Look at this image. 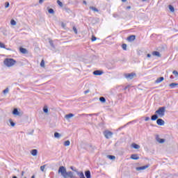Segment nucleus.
Wrapping results in <instances>:
<instances>
[{
	"label": "nucleus",
	"instance_id": "45",
	"mask_svg": "<svg viewBox=\"0 0 178 178\" xmlns=\"http://www.w3.org/2000/svg\"><path fill=\"white\" fill-rule=\"evenodd\" d=\"M73 31L75 34H77V28H76V26H73Z\"/></svg>",
	"mask_w": 178,
	"mask_h": 178
},
{
	"label": "nucleus",
	"instance_id": "53",
	"mask_svg": "<svg viewBox=\"0 0 178 178\" xmlns=\"http://www.w3.org/2000/svg\"><path fill=\"white\" fill-rule=\"evenodd\" d=\"M44 2V0H39V3H42Z\"/></svg>",
	"mask_w": 178,
	"mask_h": 178
},
{
	"label": "nucleus",
	"instance_id": "63",
	"mask_svg": "<svg viewBox=\"0 0 178 178\" xmlns=\"http://www.w3.org/2000/svg\"><path fill=\"white\" fill-rule=\"evenodd\" d=\"M24 178H27L26 177H24Z\"/></svg>",
	"mask_w": 178,
	"mask_h": 178
},
{
	"label": "nucleus",
	"instance_id": "57",
	"mask_svg": "<svg viewBox=\"0 0 178 178\" xmlns=\"http://www.w3.org/2000/svg\"><path fill=\"white\" fill-rule=\"evenodd\" d=\"M7 51H11L10 48H6Z\"/></svg>",
	"mask_w": 178,
	"mask_h": 178
},
{
	"label": "nucleus",
	"instance_id": "36",
	"mask_svg": "<svg viewBox=\"0 0 178 178\" xmlns=\"http://www.w3.org/2000/svg\"><path fill=\"white\" fill-rule=\"evenodd\" d=\"M10 24L11 26H16V21H15V19H11Z\"/></svg>",
	"mask_w": 178,
	"mask_h": 178
},
{
	"label": "nucleus",
	"instance_id": "37",
	"mask_svg": "<svg viewBox=\"0 0 178 178\" xmlns=\"http://www.w3.org/2000/svg\"><path fill=\"white\" fill-rule=\"evenodd\" d=\"M10 126H12V127H15V126H16V123L12 121V120H10Z\"/></svg>",
	"mask_w": 178,
	"mask_h": 178
},
{
	"label": "nucleus",
	"instance_id": "7",
	"mask_svg": "<svg viewBox=\"0 0 178 178\" xmlns=\"http://www.w3.org/2000/svg\"><path fill=\"white\" fill-rule=\"evenodd\" d=\"M156 124L158 126H163L165 124V121L162 118H159L156 120Z\"/></svg>",
	"mask_w": 178,
	"mask_h": 178
},
{
	"label": "nucleus",
	"instance_id": "60",
	"mask_svg": "<svg viewBox=\"0 0 178 178\" xmlns=\"http://www.w3.org/2000/svg\"><path fill=\"white\" fill-rule=\"evenodd\" d=\"M145 1H147V0H142V2H145Z\"/></svg>",
	"mask_w": 178,
	"mask_h": 178
},
{
	"label": "nucleus",
	"instance_id": "15",
	"mask_svg": "<svg viewBox=\"0 0 178 178\" xmlns=\"http://www.w3.org/2000/svg\"><path fill=\"white\" fill-rule=\"evenodd\" d=\"M136 40V35H132L127 38V40L129 41V42H132V41H134Z\"/></svg>",
	"mask_w": 178,
	"mask_h": 178
},
{
	"label": "nucleus",
	"instance_id": "55",
	"mask_svg": "<svg viewBox=\"0 0 178 178\" xmlns=\"http://www.w3.org/2000/svg\"><path fill=\"white\" fill-rule=\"evenodd\" d=\"M21 175H22V176H24V171H22V172Z\"/></svg>",
	"mask_w": 178,
	"mask_h": 178
},
{
	"label": "nucleus",
	"instance_id": "3",
	"mask_svg": "<svg viewBox=\"0 0 178 178\" xmlns=\"http://www.w3.org/2000/svg\"><path fill=\"white\" fill-rule=\"evenodd\" d=\"M166 111V107L162 106L159 107L158 110L155 111L156 115H159V118H163L165 116V112Z\"/></svg>",
	"mask_w": 178,
	"mask_h": 178
},
{
	"label": "nucleus",
	"instance_id": "11",
	"mask_svg": "<svg viewBox=\"0 0 178 178\" xmlns=\"http://www.w3.org/2000/svg\"><path fill=\"white\" fill-rule=\"evenodd\" d=\"M94 76H101L102 74H104V72L101 70H95L93 72Z\"/></svg>",
	"mask_w": 178,
	"mask_h": 178
},
{
	"label": "nucleus",
	"instance_id": "20",
	"mask_svg": "<svg viewBox=\"0 0 178 178\" xmlns=\"http://www.w3.org/2000/svg\"><path fill=\"white\" fill-rule=\"evenodd\" d=\"M19 51L21 54H28L27 49L23 47H20Z\"/></svg>",
	"mask_w": 178,
	"mask_h": 178
},
{
	"label": "nucleus",
	"instance_id": "29",
	"mask_svg": "<svg viewBox=\"0 0 178 178\" xmlns=\"http://www.w3.org/2000/svg\"><path fill=\"white\" fill-rule=\"evenodd\" d=\"M168 8H169L170 12H172V13H173V12H175V7H173V6L169 5Z\"/></svg>",
	"mask_w": 178,
	"mask_h": 178
},
{
	"label": "nucleus",
	"instance_id": "26",
	"mask_svg": "<svg viewBox=\"0 0 178 178\" xmlns=\"http://www.w3.org/2000/svg\"><path fill=\"white\" fill-rule=\"evenodd\" d=\"M49 42L51 47L54 48V49H55V44H54V41L52 40H49Z\"/></svg>",
	"mask_w": 178,
	"mask_h": 178
},
{
	"label": "nucleus",
	"instance_id": "49",
	"mask_svg": "<svg viewBox=\"0 0 178 178\" xmlns=\"http://www.w3.org/2000/svg\"><path fill=\"white\" fill-rule=\"evenodd\" d=\"M148 120H149V117H146V118H145V122H148Z\"/></svg>",
	"mask_w": 178,
	"mask_h": 178
},
{
	"label": "nucleus",
	"instance_id": "32",
	"mask_svg": "<svg viewBox=\"0 0 178 178\" xmlns=\"http://www.w3.org/2000/svg\"><path fill=\"white\" fill-rule=\"evenodd\" d=\"M43 112H44V113H48V106H44L43 107Z\"/></svg>",
	"mask_w": 178,
	"mask_h": 178
},
{
	"label": "nucleus",
	"instance_id": "46",
	"mask_svg": "<svg viewBox=\"0 0 178 178\" xmlns=\"http://www.w3.org/2000/svg\"><path fill=\"white\" fill-rule=\"evenodd\" d=\"M10 5L9 2H6L5 8H9Z\"/></svg>",
	"mask_w": 178,
	"mask_h": 178
},
{
	"label": "nucleus",
	"instance_id": "41",
	"mask_svg": "<svg viewBox=\"0 0 178 178\" xmlns=\"http://www.w3.org/2000/svg\"><path fill=\"white\" fill-rule=\"evenodd\" d=\"M9 92V88H6L4 90H3V94H8Z\"/></svg>",
	"mask_w": 178,
	"mask_h": 178
},
{
	"label": "nucleus",
	"instance_id": "17",
	"mask_svg": "<svg viewBox=\"0 0 178 178\" xmlns=\"http://www.w3.org/2000/svg\"><path fill=\"white\" fill-rule=\"evenodd\" d=\"M13 115H15V116H19V115H20V112H19L17 108H14L13 111Z\"/></svg>",
	"mask_w": 178,
	"mask_h": 178
},
{
	"label": "nucleus",
	"instance_id": "4",
	"mask_svg": "<svg viewBox=\"0 0 178 178\" xmlns=\"http://www.w3.org/2000/svg\"><path fill=\"white\" fill-rule=\"evenodd\" d=\"M124 13V11H120L118 13H115L113 14V16L115 19H123Z\"/></svg>",
	"mask_w": 178,
	"mask_h": 178
},
{
	"label": "nucleus",
	"instance_id": "25",
	"mask_svg": "<svg viewBox=\"0 0 178 178\" xmlns=\"http://www.w3.org/2000/svg\"><path fill=\"white\" fill-rule=\"evenodd\" d=\"M61 136H62V135H60V134H59L58 132H55L54 133L55 138H60Z\"/></svg>",
	"mask_w": 178,
	"mask_h": 178
},
{
	"label": "nucleus",
	"instance_id": "44",
	"mask_svg": "<svg viewBox=\"0 0 178 178\" xmlns=\"http://www.w3.org/2000/svg\"><path fill=\"white\" fill-rule=\"evenodd\" d=\"M44 170H45V165L40 166V170L42 172H44Z\"/></svg>",
	"mask_w": 178,
	"mask_h": 178
},
{
	"label": "nucleus",
	"instance_id": "56",
	"mask_svg": "<svg viewBox=\"0 0 178 178\" xmlns=\"http://www.w3.org/2000/svg\"><path fill=\"white\" fill-rule=\"evenodd\" d=\"M83 3H85V5H87V1H83Z\"/></svg>",
	"mask_w": 178,
	"mask_h": 178
},
{
	"label": "nucleus",
	"instance_id": "47",
	"mask_svg": "<svg viewBox=\"0 0 178 178\" xmlns=\"http://www.w3.org/2000/svg\"><path fill=\"white\" fill-rule=\"evenodd\" d=\"M71 170H73V172H76V170H77V169H74V168L73 166L70 167Z\"/></svg>",
	"mask_w": 178,
	"mask_h": 178
},
{
	"label": "nucleus",
	"instance_id": "21",
	"mask_svg": "<svg viewBox=\"0 0 178 178\" xmlns=\"http://www.w3.org/2000/svg\"><path fill=\"white\" fill-rule=\"evenodd\" d=\"M177 86H178V83H172L169 84V87H170V88H176Z\"/></svg>",
	"mask_w": 178,
	"mask_h": 178
},
{
	"label": "nucleus",
	"instance_id": "30",
	"mask_svg": "<svg viewBox=\"0 0 178 178\" xmlns=\"http://www.w3.org/2000/svg\"><path fill=\"white\" fill-rule=\"evenodd\" d=\"M90 9H91V10H93V12H99L98 8H97L94 6H90Z\"/></svg>",
	"mask_w": 178,
	"mask_h": 178
},
{
	"label": "nucleus",
	"instance_id": "59",
	"mask_svg": "<svg viewBox=\"0 0 178 178\" xmlns=\"http://www.w3.org/2000/svg\"><path fill=\"white\" fill-rule=\"evenodd\" d=\"M31 178H35V176L33 175V176L31 177Z\"/></svg>",
	"mask_w": 178,
	"mask_h": 178
},
{
	"label": "nucleus",
	"instance_id": "58",
	"mask_svg": "<svg viewBox=\"0 0 178 178\" xmlns=\"http://www.w3.org/2000/svg\"><path fill=\"white\" fill-rule=\"evenodd\" d=\"M127 0H122V2H126Z\"/></svg>",
	"mask_w": 178,
	"mask_h": 178
},
{
	"label": "nucleus",
	"instance_id": "22",
	"mask_svg": "<svg viewBox=\"0 0 178 178\" xmlns=\"http://www.w3.org/2000/svg\"><path fill=\"white\" fill-rule=\"evenodd\" d=\"M106 67L107 69H108V70H112V69H114L115 68V66L111 65V64H107L106 65Z\"/></svg>",
	"mask_w": 178,
	"mask_h": 178
},
{
	"label": "nucleus",
	"instance_id": "13",
	"mask_svg": "<svg viewBox=\"0 0 178 178\" xmlns=\"http://www.w3.org/2000/svg\"><path fill=\"white\" fill-rule=\"evenodd\" d=\"M76 172V175L79 177V178H86L84 176V172H79V170H75Z\"/></svg>",
	"mask_w": 178,
	"mask_h": 178
},
{
	"label": "nucleus",
	"instance_id": "2",
	"mask_svg": "<svg viewBox=\"0 0 178 178\" xmlns=\"http://www.w3.org/2000/svg\"><path fill=\"white\" fill-rule=\"evenodd\" d=\"M3 63L7 67H12L16 63V60L13 58H6Z\"/></svg>",
	"mask_w": 178,
	"mask_h": 178
},
{
	"label": "nucleus",
	"instance_id": "12",
	"mask_svg": "<svg viewBox=\"0 0 178 178\" xmlns=\"http://www.w3.org/2000/svg\"><path fill=\"white\" fill-rule=\"evenodd\" d=\"M165 80V78L163 76H161L159 78H157V79L155 81L156 84H159V83H162Z\"/></svg>",
	"mask_w": 178,
	"mask_h": 178
},
{
	"label": "nucleus",
	"instance_id": "35",
	"mask_svg": "<svg viewBox=\"0 0 178 178\" xmlns=\"http://www.w3.org/2000/svg\"><path fill=\"white\" fill-rule=\"evenodd\" d=\"M122 49H124V51H127V44H122Z\"/></svg>",
	"mask_w": 178,
	"mask_h": 178
},
{
	"label": "nucleus",
	"instance_id": "23",
	"mask_svg": "<svg viewBox=\"0 0 178 178\" xmlns=\"http://www.w3.org/2000/svg\"><path fill=\"white\" fill-rule=\"evenodd\" d=\"M132 147L134 149H140V145L136 143H132Z\"/></svg>",
	"mask_w": 178,
	"mask_h": 178
},
{
	"label": "nucleus",
	"instance_id": "50",
	"mask_svg": "<svg viewBox=\"0 0 178 178\" xmlns=\"http://www.w3.org/2000/svg\"><path fill=\"white\" fill-rule=\"evenodd\" d=\"M90 148H92L94 149L95 148V146H92V145H89Z\"/></svg>",
	"mask_w": 178,
	"mask_h": 178
},
{
	"label": "nucleus",
	"instance_id": "14",
	"mask_svg": "<svg viewBox=\"0 0 178 178\" xmlns=\"http://www.w3.org/2000/svg\"><path fill=\"white\" fill-rule=\"evenodd\" d=\"M152 55H153V56H158V58H161L162 56L161 53H159V51H153L152 53Z\"/></svg>",
	"mask_w": 178,
	"mask_h": 178
},
{
	"label": "nucleus",
	"instance_id": "40",
	"mask_svg": "<svg viewBox=\"0 0 178 178\" xmlns=\"http://www.w3.org/2000/svg\"><path fill=\"white\" fill-rule=\"evenodd\" d=\"M172 74H174L175 77H178V72L177 70H174Z\"/></svg>",
	"mask_w": 178,
	"mask_h": 178
},
{
	"label": "nucleus",
	"instance_id": "42",
	"mask_svg": "<svg viewBox=\"0 0 178 178\" xmlns=\"http://www.w3.org/2000/svg\"><path fill=\"white\" fill-rule=\"evenodd\" d=\"M91 41L92 42L97 41V37H95V35H92L91 38Z\"/></svg>",
	"mask_w": 178,
	"mask_h": 178
},
{
	"label": "nucleus",
	"instance_id": "28",
	"mask_svg": "<svg viewBox=\"0 0 178 178\" xmlns=\"http://www.w3.org/2000/svg\"><path fill=\"white\" fill-rule=\"evenodd\" d=\"M107 158H108V159H111V161H113V159H116V156L113 155H108Z\"/></svg>",
	"mask_w": 178,
	"mask_h": 178
},
{
	"label": "nucleus",
	"instance_id": "1",
	"mask_svg": "<svg viewBox=\"0 0 178 178\" xmlns=\"http://www.w3.org/2000/svg\"><path fill=\"white\" fill-rule=\"evenodd\" d=\"M58 172V175H60L63 178H79L74 175L73 172H67L66 170V167L63 165L59 167Z\"/></svg>",
	"mask_w": 178,
	"mask_h": 178
},
{
	"label": "nucleus",
	"instance_id": "52",
	"mask_svg": "<svg viewBox=\"0 0 178 178\" xmlns=\"http://www.w3.org/2000/svg\"><path fill=\"white\" fill-rule=\"evenodd\" d=\"M126 9H131V6H127Z\"/></svg>",
	"mask_w": 178,
	"mask_h": 178
},
{
	"label": "nucleus",
	"instance_id": "16",
	"mask_svg": "<svg viewBox=\"0 0 178 178\" xmlns=\"http://www.w3.org/2000/svg\"><path fill=\"white\" fill-rule=\"evenodd\" d=\"M31 155H33V156H37V154H38V150H37V149H33L31 151Z\"/></svg>",
	"mask_w": 178,
	"mask_h": 178
},
{
	"label": "nucleus",
	"instance_id": "48",
	"mask_svg": "<svg viewBox=\"0 0 178 178\" xmlns=\"http://www.w3.org/2000/svg\"><path fill=\"white\" fill-rule=\"evenodd\" d=\"M88 92H90V90H86L84 91V94H88Z\"/></svg>",
	"mask_w": 178,
	"mask_h": 178
},
{
	"label": "nucleus",
	"instance_id": "24",
	"mask_svg": "<svg viewBox=\"0 0 178 178\" xmlns=\"http://www.w3.org/2000/svg\"><path fill=\"white\" fill-rule=\"evenodd\" d=\"M99 101L102 104H105V102H106V99H105V97H99Z\"/></svg>",
	"mask_w": 178,
	"mask_h": 178
},
{
	"label": "nucleus",
	"instance_id": "5",
	"mask_svg": "<svg viewBox=\"0 0 178 178\" xmlns=\"http://www.w3.org/2000/svg\"><path fill=\"white\" fill-rule=\"evenodd\" d=\"M124 76L127 80H133L134 79V76H136V73H127L124 74Z\"/></svg>",
	"mask_w": 178,
	"mask_h": 178
},
{
	"label": "nucleus",
	"instance_id": "9",
	"mask_svg": "<svg viewBox=\"0 0 178 178\" xmlns=\"http://www.w3.org/2000/svg\"><path fill=\"white\" fill-rule=\"evenodd\" d=\"M156 140L158 143H159L160 144H163V143H165V139L164 138H159V135H156Z\"/></svg>",
	"mask_w": 178,
	"mask_h": 178
},
{
	"label": "nucleus",
	"instance_id": "19",
	"mask_svg": "<svg viewBox=\"0 0 178 178\" xmlns=\"http://www.w3.org/2000/svg\"><path fill=\"white\" fill-rule=\"evenodd\" d=\"M85 176L86 178H91V172L90 170L85 171Z\"/></svg>",
	"mask_w": 178,
	"mask_h": 178
},
{
	"label": "nucleus",
	"instance_id": "54",
	"mask_svg": "<svg viewBox=\"0 0 178 178\" xmlns=\"http://www.w3.org/2000/svg\"><path fill=\"white\" fill-rule=\"evenodd\" d=\"M170 79H175V76H173V75H170Z\"/></svg>",
	"mask_w": 178,
	"mask_h": 178
},
{
	"label": "nucleus",
	"instance_id": "38",
	"mask_svg": "<svg viewBox=\"0 0 178 178\" xmlns=\"http://www.w3.org/2000/svg\"><path fill=\"white\" fill-rule=\"evenodd\" d=\"M65 10L67 13H72V10L69 8H65Z\"/></svg>",
	"mask_w": 178,
	"mask_h": 178
},
{
	"label": "nucleus",
	"instance_id": "51",
	"mask_svg": "<svg viewBox=\"0 0 178 178\" xmlns=\"http://www.w3.org/2000/svg\"><path fill=\"white\" fill-rule=\"evenodd\" d=\"M147 58H151V54H147Z\"/></svg>",
	"mask_w": 178,
	"mask_h": 178
},
{
	"label": "nucleus",
	"instance_id": "62",
	"mask_svg": "<svg viewBox=\"0 0 178 178\" xmlns=\"http://www.w3.org/2000/svg\"><path fill=\"white\" fill-rule=\"evenodd\" d=\"M92 115H94V114H90V116H92Z\"/></svg>",
	"mask_w": 178,
	"mask_h": 178
},
{
	"label": "nucleus",
	"instance_id": "43",
	"mask_svg": "<svg viewBox=\"0 0 178 178\" xmlns=\"http://www.w3.org/2000/svg\"><path fill=\"white\" fill-rule=\"evenodd\" d=\"M0 48H6V47H5V44H3V43H2L1 42H0Z\"/></svg>",
	"mask_w": 178,
	"mask_h": 178
},
{
	"label": "nucleus",
	"instance_id": "31",
	"mask_svg": "<svg viewBox=\"0 0 178 178\" xmlns=\"http://www.w3.org/2000/svg\"><path fill=\"white\" fill-rule=\"evenodd\" d=\"M65 147H69L70 145V140H66L64 142Z\"/></svg>",
	"mask_w": 178,
	"mask_h": 178
},
{
	"label": "nucleus",
	"instance_id": "39",
	"mask_svg": "<svg viewBox=\"0 0 178 178\" xmlns=\"http://www.w3.org/2000/svg\"><path fill=\"white\" fill-rule=\"evenodd\" d=\"M57 3L58 5H59V6H60L62 8V6H63V3H62L60 1L57 0Z\"/></svg>",
	"mask_w": 178,
	"mask_h": 178
},
{
	"label": "nucleus",
	"instance_id": "8",
	"mask_svg": "<svg viewBox=\"0 0 178 178\" xmlns=\"http://www.w3.org/2000/svg\"><path fill=\"white\" fill-rule=\"evenodd\" d=\"M149 166V164H147L145 165H143L140 167H137L136 170H145V169H147V168Z\"/></svg>",
	"mask_w": 178,
	"mask_h": 178
},
{
	"label": "nucleus",
	"instance_id": "34",
	"mask_svg": "<svg viewBox=\"0 0 178 178\" xmlns=\"http://www.w3.org/2000/svg\"><path fill=\"white\" fill-rule=\"evenodd\" d=\"M40 66H41V67H45V61H44V60H41Z\"/></svg>",
	"mask_w": 178,
	"mask_h": 178
},
{
	"label": "nucleus",
	"instance_id": "18",
	"mask_svg": "<svg viewBox=\"0 0 178 178\" xmlns=\"http://www.w3.org/2000/svg\"><path fill=\"white\" fill-rule=\"evenodd\" d=\"M158 118H159V116H158V114L155 113L154 115L151 116V120H158Z\"/></svg>",
	"mask_w": 178,
	"mask_h": 178
},
{
	"label": "nucleus",
	"instance_id": "61",
	"mask_svg": "<svg viewBox=\"0 0 178 178\" xmlns=\"http://www.w3.org/2000/svg\"><path fill=\"white\" fill-rule=\"evenodd\" d=\"M131 123V122H129L127 123V124H130Z\"/></svg>",
	"mask_w": 178,
	"mask_h": 178
},
{
	"label": "nucleus",
	"instance_id": "6",
	"mask_svg": "<svg viewBox=\"0 0 178 178\" xmlns=\"http://www.w3.org/2000/svg\"><path fill=\"white\" fill-rule=\"evenodd\" d=\"M104 136L107 140H109V138H112V136H113V132L110 131H105L104 132Z\"/></svg>",
	"mask_w": 178,
	"mask_h": 178
},
{
	"label": "nucleus",
	"instance_id": "10",
	"mask_svg": "<svg viewBox=\"0 0 178 178\" xmlns=\"http://www.w3.org/2000/svg\"><path fill=\"white\" fill-rule=\"evenodd\" d=\"M131 159H133L134 161H138V159H140V156H138V154H134L131 155Z\"/></svg>",
	"mask_w": 178,
	"mask_h": 178
},
{
	"label": "nucleus",
	"instance_id": "33",
	"mask_svg": "<svg viewBox=\"0 0 178 178\" xmlns=\"http://www.w3.org/2000/svg\"><path fill=\"white\" fill-rule=\"evenodd\" d=\"M48 13H50V15H54V13H55V11L54 10L53 8H49L48 10Z\"/></svg>",
	"mask_w": 178,
	"mask_h": 178
},
{
	"label": "nucleus",
	"instance_id": "27",
	"mask_svg": "<svg viewBox=\"0 0 178 178\" xmlns=\"http://www.w3.org/2000/svg\"><path fill=\"white\" fill-rule=\"evenodd\" d=\"M73 116H74V114H73V113H69V114H67V115H65V118H66L67 119H70V118H73Z\"/></svg>",
	"mask_w": 178,
	"mask_h": 178
}]
</instances>
